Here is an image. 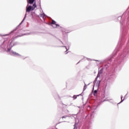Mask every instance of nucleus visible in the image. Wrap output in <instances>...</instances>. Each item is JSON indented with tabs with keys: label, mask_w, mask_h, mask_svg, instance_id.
Instances as JSON below:
<instances>
[{
	"label": "nucleus",
	"mask_w": 129,
	"mask_h": 129,
	"mask_svg": "<svg viewBox=\"0 0 129 129\" xmlns=\"http://www.w3.org/2000/svg\"><path fill=\"white\" fill-rule=\"evenodd\" d=\"M94 92L95 94H96L97 93V91L95 90Z\"/></svg>",
	"instance_id": "39448f33"
},
{
	"label": "nucleus",
	"mask_w": 129,
	"mask_h": 129,
	"mask_svg": "<svg viewBox=\"0 0 129 129\" xmlns=\"http://www.w3.org/2000/svg\"><path fill=\"white\" fill-rule=\"evenodd\" d=\"M67 117V116H63L62 117V118H66Z\"/></svg>",
	"instance_id": "423d86ee"
},
{
	"label": "nucleus",
	"mask_w": 129,
	"mask_h": 129,
	"mask_svg": "<svg viewBox=\"0 0 129 129\" xmlns=\"http://www.w3.org/2000/svg\"><path fill=\"white\" fill-rule=\"evenodd\" d=\"M74 99H76V98H77V97H76V96H74Z\"/></svg>",
	"instance_id": "1a4fd4ad"
},
{
	"label": "nucleus",
	"mask_w": 129,
	"mask_h": 129,
	"mask_svg": "<svg viewBox=\"0 0 129 129\" xmlns=\"http://www.w3.org/2000/svg\"><path fill=\"white\" fill-rule=\"evenodd\" d=\"M85 89H86V85H85L84 87V90H85Z\"/></svg>",
	"instance_id": "0eeeda50"
},
{
	"label": "nucleus",
	"mask_w": 129,
	"mask_h": 129,
	"mask_svg": "<svg viewBox=\"0 0 129 129\" xmlns=\"http://www.w3.org/2000/svg\"><path fill=\"white\" fill-rule=\"evenodd\" d=\"M50 25H51L53 28H57V27H59V25L56 24V21L54 20H52V22L50 23Z\"/></svg>",
	"instance_id": "f03ea898"
},
{
	"label": "nucleus",
	"mask_w": 129,
	"mask_h": 129,
	"mask_svg": "<svg viewBox=\"0 0 129 129\" xmlns=\"http://www.w3.org/2000/svg\"><path fill=\"white\" fill-rule=\"evenodd\" d=\"M122 96L121 97V102H122L123 101V100H122Z\"/></svg>",
	"instance_id": "6e6552de"
},
{
	"label": "nucleus",
	"mask_w": 129,
	"mask_h": 129,
	"mask_svg": "<svg viewBox=\"0 0 129 129\" xmlns=\"http://www.w3.org/2000/svg\"><path fill=\"white\" fill-rule=\"evenodd\" d=\"M36 8H37V5H36V3H34L32 6H29L26 7V13L25 15V17L23 21L21 22L20 24H22V23H23L24 21H25V19H26V18L27 17V13H30L31 11H34V10H35Z\"/></svg>",
	"instance_id": "f257e3e1"
},
{
	"label": "nucleus",
	"mask_w": 129,
	"mask_h": 129,
	"mask_svg": "<svg viewBox=\"0 0 129 129\" xmlns=\"http://www.w3.org/2000/svg\"><path fill=\"white\" fill-rule=\"evenodd\" d=\"M12 54L13 55H17V56H20V54L19 53H17V52H14V51H12Z\"/></svg>",
	"instance_id": "7ed1b4c3"
},
{
	"label": "nucleus",
	"mask_w": 129,
	"mask_h": 129,
	"mask_svg": "<svg viewBox=\"0 0 129 129\" xmlns=\"http://www.w3.org/2000/svg\"><path fill=\"white\" fill-rule=\"evenodd\" d=\"M34 0H29V4H33V3H34Z\"/></svg>",
	"instance_id": "20e7f679"
}]
</instances>
